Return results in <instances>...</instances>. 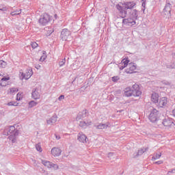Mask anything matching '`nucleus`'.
<instances>
[{
  "label": "nucleus",
  "instance_id": "f257e3e1",
  "mask_svg": "<svg viewBox=\"0 0 175 175\" xmlns=\"http://www.w3.org/2000/svg\"><path fill=\"white\" fill-rule=\"evenodd\" d=\"M135 5L136 3L133 2H127L122 4V5H120V4L116 5V9L120 12L119 16L122 17V18L126 17V14H128V11L126 10H132Z\"/></svg>",
  "mask_w": 175,
  "mask_h": 175
},
{
  "label": "nucleus",
  "instance_id": "f03ea898",
  "mask_svg": "<svg viewBox=\"0 0 175 175\" xmlns=\"http://www.w3.org/2000/svg\"><path fill=\"white\" fill-rule=\"evenodd\" d=\"M125 96H140L142 95V91H140V87L137 84H134L131 87H127L124 89Z\"/></svg>",
  "mask_w": 175,
  "mask_h": 175
},
{
  "label": "nucleus",
  "instance_id": "7ed1b4c3",
  "mask_svg": "<svg viewBox=\"0 0 175 175\" xmlns=\"http://www.w3.org/2000/svg\"><path fill=\"white\" fill-rule=\"evenodd\" d=\"M53 20V16L47 13L42 14L38 20V23L40 25H47L50 21Z\"/></svg>",
  "mask_w": 175,
  "mask_h": 175
},
{
  "label": "nucleus",
  "instance_id": "20e7f679",
  "mask_svg": "<svg viewBox=\"0 0 175 175\" xmlns=\"http://www.w3.org/2000/svg\"><path fill=\"white\" fill-rule=\"evenodd\" d=\"M71 36H72V31H70L68 29H62L60 35V38L61 39H62V40H68V39H70Z\"/></svg>",
  "mask_w": 175,
  "mask_h": 175
},
{
  "label": "nucleus",
  "instance_id": "39448f33",
  "mask_svg": "<svg viewBox=\"0 0 175 175\" xmlns=\"http://www.w3.org/2000/svg\"><path fill=\"white\" fill-rule=\"evenodd\" d=\"M20 79L21 80H28V79H31V77L33 75V72H32V69H27L26 70V72H20Z\"/></svg>",
  "mask_w": 175,
  "mask_h": 175
},
{
  "label": "nucleus",
  "instance_id": "423d86ee",
  "mask_svg": "<svg viewBox=\"0 0 175 175\" xmlns=\"http://www.w3.org/2000/svg\"><path fill=\"white\" fill-rule=\"evenodd\" d=\"M159 114V112L158 111V110L153 109L149 115V120L150 122H157V121H158Z\"/></svg>",
  "mask_w": 175,
  "mask_h": 175
},
{
  "label": "nucleus",
  "instance_id": "0eeeda50",
  "mask_svg": "<svg viewBox=\"0 0 175 175\" xmlns=\"http://www.w3.org/2000/svg\"><path fill=\"white\" fill-rule=\"evenodd\" d=\"M137 68V66L135 63H130L128 65V68L126 69L125 72L128 75H132V73H135V70H136V68Z\"/></svg>",
  "mask_w": 175,
  "mask_h": 175
},
{
  "label": "nucleus",
  "instance_id": "6e6552de",
  "mask_svg": "<svg viewBox=\"0 0 175 175\" xmlns=\"http://www.w3.org/2000/svg\"><path fill=\"white\" fill-rule=\"evenodd\" d=\"M4 133H7V135H14L18 133L17 130H16V127L14 126H8L5 127Z\"/></svg>",
  "mask_w": 175,
  "mask_h": 175
},
{
  "label": "nucleus",
  "instance_id": "1a4fd4ad",
  "mask_svg": "<svg viewBox=\"0 0 175 175\" xmlns=\"http://www.w3.org/2000/svg\"><path fill=\"white\" fill-rule=\"evenodd\" d=\"M122 24L127 25L128 27L136 25V21L133 18H128L122 20Z\"/></svg>",
  "mask_w": 175,
  "mask_h": 175
},
{
  "label": "nucleus",
  "instance_id": "9d476101",
  "mask_svg": "<svg viewBox=\"0 0 175 175\" xmlns=\"http://www.w3.org/2000/svg\"><path fill=\"white\" fill-rule=\"evenodd\" d=\"M163 13H164L165 16H170V13H172V4H170V3L165 4Z\"/></svg>",
  "mask_w": 175,
  "mask_h": 175
},
{
  "label": "nucleus",
  "instance_id": "9b49d317",
  "mask_svg": "<svg viewBox=\"0 0 175 175\" xmlns=\"http://www.w3.org/2000/svg\"><path fill=\"white\" fill-rule=\"evenodd\" d=\"M51 154L53 157H59L62 153V150L59 148L53 147L51 150Z\"/></svg>",
  "mask_w": 175,
  "mask_h": 175
},
{
  "label": "nucleus",
  "instance_id": "f8f14e48",
  "mask_svg": "<svg viewBox=\"0 0 175 175\" xmlns=\"http://www.w3.org/2000/svg\"><path fill=\"white\" fill-rule=\"evenodd\" d=\"M31 96L33 99H40V90L38 88H34L31 93Z\"/></svg>",
  "mask_w": 175,
  "mask_h": 175
},
{
  "label": "nucleus",
  "instance_id": "ddd939ff",
  "mask_svg": "<svg viewBox=\"0 0 175 175\" xmlns=\"http://www.w3.org/2000/svg\"><path fill=\"white\" fill-rule=\"evenodd\" d=\"M77 140H79L80 143H87V135L83 133H79L77 135Z\"/></svg>",
  "mask_w": 175,
  "mask_h": 175
},
{
  "label": "nucleus",
  "instance_id": "4468645a",
  "mask_svg": "<svg viewBox=\"0 0 175 175\" xmlns=\"http://www.w3.org/2000/svg\"><path fill=\"white\" fill-rule=\"evenodd\" d=\"M87 114H88V111H87V109H83V111L79 112L77 116V121H80L81 118H85V117H87Z\"/></svg>",
  "mask_w": 175,
  "mask_h": 175
},
{
  "label": "nucleus",
  "instance_id": "2eb2a0df",
  "mask_svg": "<svg viewBox=\"0 0 175 175\" xmlns=\"http://www.w3.org/2000/svg\"><path fill=\"white\" fill-rule=\"evenodd\" d=\"M162 124L164 125V126H172V125H174L173 119L169 118L164 119L162 122Z\"/></svg>",
  "mask_w": 175,
  "mask_h": 175
},
{
  "label": "nucleus",
  "instance_id": "dca6fc26",
  "mask_svg": "<svg viewBox=\"0 0 175 175\" xmlns=\"http://www.w3.org/2000/svg\"><path fill=\"white\" fill-rule=\"evenodd\" d=\"M159 107H163L167 105V98L162 97L158 101Z\"/></svg>",
  "mask_w": 175,
  "mask_h": 175
},
{
  "label": "nucleus",
  "instance_id": "f3484780",
  "mask_svg": "<svg viewBox=\"0 0 175 175\" xmlns=\"http://www.w3.org/2000/svg\"><path fill=\"white\" fill-rule=\"evenodd\" d=\"M96 129H107L109 128V123H98L94 124Z\"/></svg>",
  "mask_w": 175,
  "mask_h": 175
},
{
  "label": "nucleus",
  "instance_id": "a211bd4d",
  "mask_svg": "<svg viewBox=\"0 0 175 175\" xmlns=\"http://www.w3.org/2000/svg\"><path fill=\"white\" fill-rule=\"evenodd\" d=\"M57 118L58 117L57 115H53V117L46 120V124H48V125H53V124H55L57 122Z\"/></svg>",
  "mask_w": 175,
  "mask_h": 175
},
{
  "label": "nucleus",
  "instance_id": "6ab92c4d",
  "mask_svg": "<svg viewBox=\"0 0 175 175\" xmlns=\"http://www.w3.org/2000/svg\"><path fill=\"white\" fill-rule=\"evenodd\" d=\"M151 99L153 103H158V101L159 100V94L157 93H153L152 94Z\"/></svg>",
  "mask_w": 175,
  "mask_h": 175
},
{
  "label": "nucleus",
  "instance_id": "aec40b11",
  "mask_svg": "<svg viewBox=\"0 0 175 175\" xmlns=\"http://www.w3.org/2000/svg\"><path fill=\"white\" fill-rule=\"evenodd\" d=\"M42 165H44V166H45L46 167H48V169H51V167L53 165L52 162H50L46 160H42Z\"/></svg>",
  "mask_w": 175,
  "mask_h": 175
},
{
  "label": "nucleus",
  "instance_id": "412c9836",
  "mask_svg": "<svg viewBox=\"0 0 175 175\" xmlns=\"http://www.w3.org/2000/svg\"><path fill=\"white\" fill-rule=\"evenodd\" d=\"M146 151H148V148H142L140 150H138L137 153L135 157H139V155H143L144 152H146Z\"/></svg>",
  "mask_w": 175,
  "mask_h": 175
},
{
  "label": "nucleus",
  "instance_id": "4be33fe9",
  "mask_svg": "<svg viewBox=\"0 0 175 175\" xmlns=\"http://www.w3.org/2000/svg\"><path fill=\"white\" fill-rule=\"evenodd\" d=\"M131 16L133 19L137 20L138 14H137V10H131Z\"/></svg>",
  "mask_w": 175,
  "mask_h": 175
},
{
  "label": "nucleus",
  "instance_id": "5701e85b",
  "mask_svg": "<svg viewBox=\"0 0 175 175\" xmlns=\"http://www.w3.org/2000/svg\"><path fill=\"white\" fill-rule=\"evenodd\" d=\"M17 135H18V133L10 134L8 137L9 140H11L12 143H16V136H17Z\"/></svg>",
  "mask_w": 175,
  "mask_h": 175
},
{
  "label": "nucleus",
  "instance_id": "b1692460",
  "mask_svg": "<svg viewBox=\"0 0 175 175\" xmlns=\"http://www.w3.org/2000/svg\"><path fill=\"white\" fill-rule=\"evenodd\" d=\"M120 65H122L124 68H126L129 65V60L127 59H123L120 63Z\"/></svg>",
  "mask_w": 175,
  "mask_h": 175
},
{
  "label": "nucleus",
  "instance_id": "393cba45",
  "mask_svg": "<svg viewBox=\"0 0 175 175\" xmlns=\"http://www.w3.org/2000/svg\"><path fill=\"white\" fill-rule=\"evenodd\" d=\"M162 157V153H156L152 157V161H157V159H159Z\"/></svg>",
  "mask_w": 175,
  "mask_h": 175
},
{
  "label": "nucleus",
  "instance_id": "a878e982",
  "mask_svg": "<svg viewBox=\"0 0 175 175\" xmlns=\"http://www.w3.org/2000/svg\"><path fill=\"white\" fill-rule=\"evenodd\" d=\"M0 10L1 12H8V10H9V7L5 5L0 4Z\"/></svg>",
  "mask_w": 175,
  "mask_h": 175
},
{
  "label": "nucleus",
  "instance_id": "bb28decb",
  "mask_svg": "<svg viewBox=\"0 0 175 175\" xmlns=\"http://www.w3.org/2000/svg\"><path fill=\"white\" fill-rule=\"evenodd\" d=\"M11 16H17L18 14H21V10H16L10 13Z\"/></svg>",
  "mask_w": 175,
  "mask_h": 175
},
{
  "label": "nucleus",
  "instance_id": "cd10ccee",
  "mask_svg": "<svg viewBox=\"0 0 175 175\" xmlns=\"http://www.w3.org/2000/svg\"><path fill=\"white\" fill-rule=\"evenodd\" d=\"M38 105V103L31 100L29 103V107H30V109H32V107H35V106H36Z\"/></svg>",
  "mask_w": 175,
  "mask_h": 175
},
{
  "label": "nucleus",
  "instance_id": "c85d7f7f",
  "mask_svg": "<svg viewBox=\"0 0 175 175\" xmlns=\"http://www.w3.org/2000/svg\"><path fill=\"white\" fill-rule=\"evenodd\" d=\"M7 106H18V103L16 101H11L7 103Z\"/></svg>",
  "mask_w": 175,
  "mask_h": 175
},
{
  "label": "nucleus",
  "instance_id": "c756f323",
  "mask_svg": "<svg viewBox=\"0 0 175 175\" xmlns=\"http://www.w3.org/2000/svg\"><path fill=\"white\" fill-rule=\"evenodd\" d=\"M44 53H46V51H44L42 55L40 57V62H43L46 58H47V56L44 54Z\"/></svg>",
  "mask_w": 175,
  "mask_h": 175
},
{
  "label": "nucleus",
  "instance_id": "7c9ffc66",
  "mask_svg": "<svg viewBox=\"0 0 175 175\" xmlns=\"http://www.w3.org/2000/svg\"><path fill=\"white\" fill-rule=\"evenodd\" d=\"M79 126H81V128H87V122L85 121H81L79 123Z\"/></svg>",
  "mask_w": 175,
  "mask_h": 175
},
{
  "label": "nucleus",
  "instance_id": "2f4dec72",
  "mask_svg": "<svg viewBox=\"0 0 175 175\" xmlns=\"http://www.w3.org/2000/svg\"><path fill=\"white\" fill-rule=\"evenodd\" d=\"M11 94H16V92H18V89L17 88H12L10 89Z\"/></svg>",
  "mask_w": 175,
  "mask_h": 175
},
{
  "label": "nucleus",
  "instance_id": "473e14b6",
  "mask_svg": "<svg viewBox=\"0 0 175 175\" xmlns=\"http://www.w3.org/2000/svg\"><path fill=\"white\" fill-rule=\"evenodd\" d=\"M8 80H10V77H3L1 80L0 81V85L3 86L2 81H8Z\"/></svg>",
  "mask_w": 175,
  "mask_h": 175
},
{
  "label": "nucleus",
  "instance_id": "72a5a7b5",
  "mask_svg": "<svg viewBox=\"0 0 175 175\" xmlns=\"http://www.w3.org/2000/svg\"><path fill=\"white\" fill-rule=\"evenodd\" d=\"M6 65H7L6 62L3 60H0V68H5Z\"/></svg>",
  "mask_w": 175,
  "mask_h": 175
},
{
  "label": "nucleus",
  "instance_id": "f704fd0d",
  "mask_svg": "<svg viewBox=\"0 0 175 175\" xmlns=\"http://www.w3.org/2000/svg\"><path fill=\"white\" fill-rule=\"evenodd\" d=\"M16 100H21V99H23V94L21 93H18L16 94Z\"/></svg>",
  "mask_w": 175,
  "mask_h": 175
},
{
  "label": "nucleus",
  "instance_id": "c9c22d12",
  "mask_svg": "<svg viewBox=\"0 0 175 175\" xmlns=\"http://www.w3.org/2000/svg\"><path fill=\"white\" fill-rule=\"evenodd\" d=\"M36 148L37 151L42 152V147L40 146V144H37L36 145Z\"/></svg>",
  "mask_w": 175,
  "mask_h": 175
},
{
  "label": "nucleus",
  "instance_id": "e433bc0d",
  "mask_svg": "<svg viewBox=\"0 0 175 175\" xmlns=\"http://www.w3.org/2000/svg\"><path fill=\"white\" fill-rule=\"evenodd\" d=\"M66 60L65 58H64V59H62V62H60L59 63V66L60 67H62V66H64V65H65V63H66Z\"/></svg>",
  "mask_w": 175,
  "mask_h": 175
},
{
  "label": "nucleus",
  "instance_id": "4c0bfd02",
  "mask_svg": "<svg viewBox=\"0 0 175 175\" xmlns=\"http://www.w3.org/2000/svg\"><path fill=\"white\" fill-rule=\"evenodd\" d=\"M31 46L32 47V49H36V47H38V43H36V42H31Z\"/></svg>",
  "mask_w": 175,
  "mask_h": 175
},
{
  "label": "nucleus",
  "instance_id": "58836bf2",
  "mask_svg": "<svg viewBox=\"0 0 175 175\" xmlns=\"http://www.w3.org/2000/svg\"><path fill=\"white\" fill-rule=\"evenodd\" d=\"M120 80V77L116 76L112 77V81H114L115 83L118 81Z\"/></svg>",
  "mask_w": 175,
  "mask_h": 175
},
{
  "label": "nucleus",
  "instance_id": "ea45409f",
  "mask_svg": "<svg viewBox=\"0 0 175 175\" xmlns=\"http://www.w3.org/2000/svg\"><path fill=\"white\" fill-rule=\"evenodd\" d=\"M52 167H53V169H54L55 170H58V169H59V167L58 166V165L54 164V163H52V167H51V168H52Z\"/></svg>",
  "mask_w": 175,
  "mask_h": 175
},
{
  "label": "nucleus",
  "instance_id": "a19ab883",
  "mask_svg": "<svg viewBox=\"0 0 175 175\" xmlns=\"http://www.w3.org/2000/svg\"><path fill=\"white\" fill-rule=\"evenodd\" d=\"M113 94L116 96H120V95H121V90L115 91Z\"/></svg>",
  "mask_w": 175,
  "mask_h": 175
},
{
  "label": "nucleus",
  "instance_id": "79ce46f5",
  "mask_svg": "<svg viewBox=\"0 0 175 175\" xmlns=\"http://www.w3.org/2000/svg\"><path fill=\"white\" fill-rule=\"evenodd\" d=\"M85 122H86V125L88 126H90V125H92V122L91 120H86Z\"/></svg>",
  "mask_w": 175,
  "mask_h": 175
},
{
  "label": "nucleus",
  "instance_id": "37998d69",
  "mask_svg": "<svg viewBox=\"0 0 175 175\" xmlns=\"http://www.w3.org/2000/svg\"><path fill=\"white\" fill-rule=\"evenodd\" d=\"M154 163H155L156 165H162V163H163V161L160 160V161H158L154 162Z\"/></svg>",
  "mask_w": 175,
  "mask_h": 175
},
{
  "label": "nucleus",
  "instance_id": "c03bdc74",
  "mask_svg": "<svg viewBox=\"0 0 175 175\" xmlns=\"http://www.w3.org/2000/svg\"><path fill=\"white\" fill-rule=\"evenodd\" d=\"M170 173H172L173 174H175V168L172 169L171 170L167 172V174H170Z\"/></svg>",
  "mask_w": 175,
  "mask_h": 175
},
{
  "label": "nucleus",
  "instance_id": "a18cd8bd",
  "mask_svg": "<svg viewBox=\"0 0 175 175\" xmlns=\"http://www.w3.org/2000/svg\"><path fill=\"white\" fill-rule=\"evenodd\" d=\"M63 99H65V96H64V95H61V96H59V98H58V100H59V101L63 100Z\"/></svg>",
  "mask_w": 175,
  "mask_h": 175
},
{
  "label": "nucleus",
  "instance_id": "49530a36",
  "mask_svg": "<svg viewBox=\"0 0 175 175\" xmlns=\"http://www.w3.org/2000/svg\"><path fill=\"white\" fill-rule=\"evenodd\" d=\"M113 155H116V153L109 152V153H108V158H111V157H113Z\"/></svg>",
  "mask_w": 175,
  "mask_h": 175
},
{
  "label": "nucleus",
  "instance_id": "de8ad7c7",
  "mask_svg": "<svg viewBox=\"0 0 175 175\" xmlns=\"http://www.w3.org/2000/svg\"><path fill=\"white\" fill-rule=\"evenodd\" d=\"M119 69H120V70H122L125 69V67H124V66H122V65L121 64V65H119Z\"/></svg>",
  "mask_w": 175,
  "mask_h": 175
},
{
  "label": "nucleus",
  "instance_id": "09e8293b",
  "mask_svg": "<svg viewBox=\"0 0 175 175\" xmlns=\"http://www.w3.org/2000/svg\"><path fill=\"white\" fill-rule=\"evenodd\" d=\"M55 136L57 140H59V139H61V137L59 135H57V134H55Z\"/></svg>",
  "mask_w": 175,
  "mask_h": 175
},
{
  "label": "nucleus",
  "instance_id": "8fccbe9b",
  "mask_svg": "<svg viewBox=\"0 0 175 175\" xmlns=\"http://www.w3.org/2000/svg\"><path fill=\"white\" fill-rule=\"evenodd\" d=\"M142 6H143L144 8L146 7V3H145V1H144V0H143V1H142Z\"/></svg>",
  "mask_w": 175,
  "mask_h": 175
},
{
  "label": "nucleus",
  "instance_id": "3c124183",
  "mask_svg": "<svg viewBox=\"0 0 175 175\" xmlns=\"http://www.w3.org/2000/svg\"><path fill=\"white\" fill-rule=\"evenodd\" d=\"M172 115L175 117V109L172 110Z\"/></svg>",
  "mask_w": 175,
  "mask_h": 175
},
{
  "label": "nucleus",
  "instance_id": "603ef678",
  "mask_svg": "<svg viewBox=\"0 0 175 175\" xmlns=\"http://www.w3.org/2000/svg\"><path fill=\"white\" fill-rule=\"evenodd\" d=\"M36 69H38V70L40 69V66L37 65V66H36Z\"/></svg>",
  "mask_w": 175,
  "mask_h": 175
},
{
  "label": "nucleus",
  "instance_id": "864d4df0",
  "mask_svg": "<svg viewBox=\"0 0 175 175\" xmlns=\"http://www.w3.org/2000/svg\"><path fill=\"white\" fill-rule=\"evenodd\" d=\"M171 68H172V69H175V65L174 66L172 65Z\"/></svg>",
  "mask_w": 175,
  "mask_h": 175
},
{
  "label": "nucleus",
  "instance_id": "5fc2aeb1",
  "mask_svg": "<svg viewBox=\"0 0 175 175\" xmlns=\"http://www.w3.org/2000/svg\"><path fill=\"white\" fill-rule=\"evenodd\" d=\"M165 85H170V83L167 82V83H165Z\"/></svg>",
  "mask_w": 175,
  "mask_h": 175
},
{
  "label": "nucleus",
  "instance_id": "6e6d98bb",
  "mask_svg": "<svg viewBox=\"0 0 175 175\" xmlns=\"http://www.w3.org/2000/svg\"><path fill=\"white\" fill-rule=\"evenodd\" d=\"M51 33H53L54 32V30H51Z\"/></svg>",
  "mask_w": 175,
  "mask_h": 175
},
{
  "label": "nucleus",
  "instance_id": "4d7b16f0",
  "mask_svg": "<svg viewBox=\"0 0 175 175\" xmlns=\"http://www.w3.org/2000/svg\"><path fill=\"white\" fill-rule=\"evenodd\" d=\"M0 116H1V112H0Z\"/></svg>",
  "mask_w": 175,
  "mask_h": 175
}]
</instances>
